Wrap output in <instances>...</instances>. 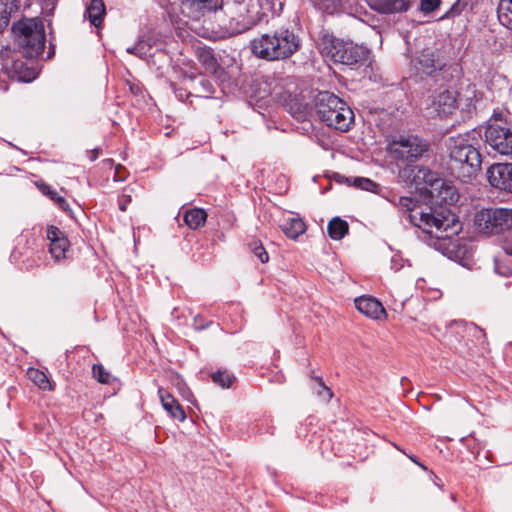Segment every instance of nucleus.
I'll return each mask as SVG.
<instances>
[{"label": "nucleus", "instance_id": "55", "mask_svg": "<svg viewBox=\"0 0 512 512\" xmlns=\"http://www.w3.org/2000/svg\"><path fill=\"white\" fill-rule=\"evenodd\" d=\"M23 66V63L22 62H15L14 63V68L15 70H17L18 68H21Z\"/></svg>", "mask_w": 512, "mask_h": 512}, {"label": "nucleus", "instance_id": "50", "mask_svg": "<svg viewBox=\"0 0 512 512\" xmlns=\"http://www.w3.org/2000/svg\"><path fill=\"white\" fill-rule=\"evenodd\" d=\"M99 154H100V149L95 148L88 152V157H89L90 161H95L99 157Z\"/></svg>", "mask_w": 512, "mask_h": 512}, {"label": "nucleus", "instance_id": "39", "mask_svg": "<svg viewBox=\"0 0 512 512\" xmlns=\"http://www.w3.org/2000/svg\"><path fill=\"white\" fill-rule=\"evenodd\" d=\"M315 380H316L315 390H316L317 395L323 401L328 402L333 396L331 389L325 385V383L323 382L321 377H316Z\"/></svg>", "mask_w": 512, "mask_h": 512}, {"label": "nucleus", "instance_id": "42", "mask_svg": "<svg viewBox=\"0 0 512 512\" xmlns=\"http://www.w3.org/2000/svg\"><path fill=\"white\" fill-rule=\"evenodd\" d=\"M171 88L173 89L176 98L180 101H185L190 96H193V94L190 93V89L187 88L186 85L183 87H178L175 83H171Z\"/></svg>", "mask_w": 512, "mask_h": 512}, {"label": "nucleus", "instance_id": "43", "mask_svg": "<svg viewBox=\"0 0 512 512\" xmlns=\"http://www.w3.org/2000/svg\"><path fill=\"white\" fill-rule=\"evenodd\" d=\"M10 15L7 12L6 6L0 3V33L8 26Z\"/></svg>", "mask_w": 512, "mask_h": 512}, {"label": "nucleus", "instance_id": "12", "mask_svg": "<svg viewBox=\"0 0 512 512\" xmlns=\"http://www.w3.org/2000/svg\"><path fill=\"white\" fill-rule=\"evenodd\" d=\"M183 85H186L195 97L207 99L216 97L214 81L202 73L186 74L183 78Z\"/></svg>", "mask_w": 512, "mask_h": 512}, {"label": "nucleus", "instance_id": "26", "mask_svg": "<svg viewBox=\"0 0 512 512\" xmlns=\"http://www.w3.org/2000/svg\"><path fill=\"white\" fill-rule=\"evenodd\" d=\"M418 173H420V185L423 184L426 188L429 187L430 191H433L444 180L437 172L424 166H419Z\"/></svg>", "mask_w": 512, "mask_h": 512}, {"label": "nucleus", "instance_id": "15", "mask_svg": "<svg viewBox=\"0 0 512 512\" xmlns=\"http://www.w3.org/2000/svg\"><path fill=\"white\" fill-rule=\"evenodd\" d=\"M47 239L50 241L49 252L52 258L59 262L67 257L69 241L64 233L55 226H49L47 229Z\"/></svg>", "mask_w": 512, "mask_h": 512}, {"label": "nucleus", "instance_id": "19", "mask_svg": "<svg viewBox=\"0 0 512 512\" xmlns=\"http://www.w3.org/2000/svg\"><path fill=\"white\" fill-rule=\"evenodd\" d=\"M436 202L439 203L440 207H447L456 204L459 200V193L455 186L446 180H443L439 186L433 191H430Z\"/></svg>", "mask_w": 512, "mask_h": 512}, {"label": "nucleus", "instance_id": "4", "mask_svg": "<svg viewBox=\"0 0 512 512\" xmlns=\"http://www.w3.org/2000/svg\"><path fill=\"white\" fill-rule=\"evenodd\" d=\"M405 220L411 225L421 230L423 236L418 235L423 241L428 242L432 239V232L429 228L436 229L435 237L437 239H451L461 230V223L455 213L447 207H439L432 210L431 213H408Z\"/></svg>", "mask_w": 512, "mask_h": 512}, {"label": "nucleus", "instance_id": "57", "mask_svg": "<svg viewBox=\"0 0 512 512\" xmlns=\"http://www.w3.org/2000/svg\"><path fill=\"white\" fill-rule=\"evenodd\" d=\"M474 328L477 329L479 331V333H481L483 335V337H485V334L482 329H479L477 326H474Z\"/></svg>", "mask_w": 512, "mask_h": 512}, {"label": "nucleus", "instance_id": "21", "mask_svg": "<svg viewBox=\"0 0 512 512\" xmlns=\"http://www.w3.org/2000/svg\"><path fill=\"white\" fill-rule=\"evenodd\" d=\"M158 393L163 408L172 418L183 422L186 419L185 411L174 396L163 388H159Z\"/></svg>", "mask_w": 512, "mask_h": 512}, {"label": "nucleus", "instance_id": "54", "mask_svg": "<svg viewBox=\"0 0 512 512\" xmlns=\"http://www.w3.org/2000/svg\"><path fill=\"white\" fill-rule=\"evenodd\" d=\"M53 54H54V46H52L50 44V48H49V52H48V56L47 57L51 58Z\"/></svg>", "mask_w": 512, "mask_h": 512}, {"label": "nucleus", "instance_id": "53", "mask_svg": "<svg viewBox=\"0 0 512 512\" xmlns=\"http://www.w3.org/2000/svg\"><path fill=\"white\" fill-rule=\"evenodd\" d=\"M505 254L512 256V246H508L505 248Z\"/></svg>", "mask_w": 512, "mask_h": 512}, {"label": "nucleus", "instance_id": "52", "mask_svg": "<svg viewBox=\"0 0 512 512\" xmlns=\"http://www.w3.org/2000/svg\"><path fill=\"white\" fill-rule=\"evenodd\" d=\"M32 75L26 77V76H19V79L23 82H30L31 80H33L35 78V75L34 73L32 72L31 73Z\"/></svg>", "mask_w": 512, "mask_h": 512}, {"label": "nucleus", "instance_id": "25", "mask_svg": "<svg viewBox=\"0 0 512 512\" xmlns=\"http://www.w3.org/2000/svg\"><path fill=\"white\" fill-rule=\"evenodd\" d=\"M349 231L347 221L340 217L332 218L327 225V233L332 240L339 241L343 239Z\"/></svg>", "mask_w": 512, "mask_h": 512}, {"label": "nucleus", "instance_id": "32", "mask_svg": "<svg viewBox=\"0 0 512 512\" xmlns=\"http://www.w3.org/2000/svg\"><path fill=\"white\" fill-rule=\"evenodd\" d=\"M288 111L292 117L298 121H305L310 114L308 105L301 103L298 100H292L288 104Z\"/></svg>", "mask_w": 512, "mask_h": 512}, {"label": "nucleus", "instance_id": "20", "mask_svg": "<svg viewBox=\"0 0 512 512\" xmlns=\"http://www.w3.org/2000/svg\"><path fill=\"white\" fill-rule=\"evenodd\" d=\"M446 254L449 259L458 262L463 267L470 268L473 264L472 250L465 244L450 242Z\"/></svg>", "mask_w": 512, "mask_h": 512}, {"label": "nucleus", "instance_id": "2", "mask_svg": "<svg viewBox=\"0 0 512 512\" xmlns=\"http://www.w3.org/2000/svg\"><path fill=\"white\" fill-rule=\"evenodd\" d=\"M446 146L448 150L446 169L449 175L462 183H469L476 179L481 171L482 158L474 133L449 137Z\"/></svg>", "mask_w": 512, "mask_h": 512}, {"label": "nucleus", "instance_id": "59", "mask_svg": "<svg viewBox=\"0 0 512 512\" xmlns=\"http://www.w3.org/2000/svg\"><path fill=\"white\" fill-rule=\"evenodd\" d=\"M131 91H132L133 93H138L139 89H138V88H132V87H131Z\"/></svg>", "mask_w": 512, "mask_h": 512}, {"label": "nucleus", "instance_id": "24", "mask_svg": "<svg viewBox=\"0 0 512 512\" xmlns=\"http://www.w3.org/2000/svg\"><path fill=\"white\" fill-rule=\"evenodd\" d=\"M183 220L190 229L196 230L206 223L207 213L202 208H192L184 213Z\"/></svg>", "mask_w": 512, "mask_h": 512}, {"label": "nucleus", "instance_id": "41", "mask_svg": "<svg viewBox=\"0 0 512 512\" xmlns=\"http://www.w3.org/2000/svg\"><path fill=\"white\" fill-rule=\"evenodd\" d=\"M442 0H420V11L429 14L437 10L441 5Z\"/></svg>", "mask_w": 512, "mask_h": 512}, {"label": "nucleus", "instance_id": "33", "mask_svg": "<svg viewBox=\"0 0 512 512\" xmlns=\"http://www.w3.org/2000/svg\"><path fill=\"white\" fill-rule=\"evenodd\" d=\"M197 56L199 61L205 66L207 70H216L218 63L211 49L200 48L197 51Z\"/></svg>", "mask_w": 512, "mask_h": 512}, {"label": "nucleus", "instance_id": "58", "mask_svg": "<svg viewBox=\"0 0 512 512\" xmlns=\"http://www.w3.org/2000/svg\"><path fill=\"white\" fill-rule=\"evenodd\" d=\"M131 91H132L133 93H138L139 89H138V88H132V87H131Z\"/></svg>", "mask_w": 512, "mask_h": 512}, {"label": "nucleus", "instance_id": "48", "mask_svg": "<svg viewBox=\"0 0 512 512\" xmlns=\"http://www.w3.org/2000/svg\"><path fill=\"white\" fill-rule=\"evenodd\" d=\"M54 201L58 205V207L60 209H62L63 211H68L69 210V204H68V202L66 201V199L64 197L57 196Z\"/></svg>", "mask_w": 512, "mask_h": 512}, {"label": "nucleus", "instance_id": "37", "mask_svg": "<svg viewBox=\"0 0 512 512\" xmlns=\"http://www.w3.org/2000/svg\"><path fill=\"white\" fill-rule=\"evenodd\" d=\"M352 186L369 192H375L379 187V185L376 182L366 177L352 178Z\"/></svg>", "mask_w": 512, "mask_h": 512}, {"label": "nucleus", "instance_id": "51", "mask_svg": "<svg viewBox=\"0 0 512 512\" xmlns=\"http://www.w3.org/2000/svg\"><path fill=\"white\" fill-rule=\"evenodd\" d=\"M407 457H408L412 462H414V463H415V464H417L419 467H421L423 470H425V471L427 470V467H426L424 464H422V463L418 460V458H417L415 455H407Z\"/></svg>", "mask_w": 512, "mask_h": 512}, {"label": "nucleus", "instance_id": "36", "mask_svg": "<svg viewBox=\"0 0 512 512\" xmlns=\"http://www.w3.org/2000/svg\"><path fill=\"white\" fill-rule=\"evenodd\" d=\"M310 3L318 10L333 14L338 7L339 0H309Z\"/></svg>", "mask_w": 512, "mask_h": 512}, {"label": "nucleus", "instance_id": "28", "mask_svg": "<svg viewBox=\"0 0 512 512\" xmlns=\"http://www.w3.org/2000/svg\"><path fill=\"white\" fill-rule=\"evenodd\" d=\"M497 17L501 25L512 31V0H499Z\"/></svg>", "mask_w": 512, "mask_h": 512}, {"label": "nucleus", "instance_id": "38", "mask_svg": "<svg viewBox=\"0 0 512 512\" xmlns=\"http://www.w3.org/2000/svg\"><path fill=\"white\" fill-rule=\"evenodd\" d=\"M93 377L102 384L110 383L111 375L101 364H94L92 366Z\"/></svg>", "mask_w": 512, "mask_h": 512}, {"label": "nucleus", "instance_id": "6", "mask_svg": "<svg viewBox=\"0 0 512 512\" xmlns=\"http://www.w3.org/2000/svg\"><path fill=\"white\" fill-rule=\"evenodd\" d=\"M414 68L430 77L436 85L443 87L461 75V67L456 63H447L438 50L423 49L411 61Z\"/></svg>", "mask_w": 512, "mask_h": 512}, {"label": "nucleus", "instance_id": "61", "mask_svg": "<svg viewBox=\"0 0 512 512\" xmlns=\"http://www.w3.org/2000/svg\"><path fill=\"white\" fill-rule=\"evenodd\" d=\"M451 499L454 501L455 500V494H451Z\"/></svg>", "mask_w": 512, "mask_h": 512}, {"label": "nucleus", "instance_id": "14", "mask_svg": "<svg viewBox=\"0 0 512 512\" xmlns=\"http://www.w3.org/2000/svg\"><path fill=\"white\" fill-rule=\"evenodd\" d=\"M339 105L343 106L344 101L329 91H320L315 97V109L319 119L326 123L330 114L334 113Z\"/></svg>", "mask_w": 512, "mask_h": 512}, {"label": "nucleus", "instance_id": "9", "mask_svg": "<svg viewBox=\"0 0 512 512\" xmlns=\"http://www.w3.org/2000/svg\"><path fill=\"white\" fill-rule=\"evenodd\" d=\"M474 223L477 229L486 234H498L512 229V209L490 208L475 214Z\"/></svg>", "mask_w": 512, "mask_h": 512}, {"label": "nucleus", "instance_id": "40", "mask_svg": "<svg viewBox=\"0 0 512 512\" xmlns=\"http://www.w3.org/2000/svg\"><path fill=\"white\" fill-rule=\"evenodd\" d=\"M470 1L471 0H457L451 6L449 11H447V13L445 14V17L449 18V17L459 16L470 4Z\"/></svg>", "mask_w": 512, "mask_h": 512}, {"label": "nucleus", "instance_id": "16", "mask_svg": "<svg viewBox=\"0 0 512 512\" xmlns=\"http://www.w3.org/2000/svg\"><path fill=\"white\" fill-rule=\"evenodd\" d=\"M413 0H366L368 7L384 15L401 14L407 12Z\"/></svg>", "mask_w": 512, "mask_h": 512}, {"label": "nucleus", "instance_id": "46", "mask_svg": "<svg viewBox=\"0 0 512 512\" xmlns=\"http://www.w3.org/2000/svg\"><path fill=\"white\" fill-rule=\"evenodd\" d=\"M212 322L205 321L200 315L194 317V327L196 330H204L210 326Z\"/></svg>", "mask_w": 512, "mask_h": 512}, {"label": "nucleus", "instance_id": "18", "mask_svg": "<svg viewBox=\"0 0 512 512\" xmlns=\"http://www.w3.org/2000/svg\"><path fill=\"white\" fill-rule=\"evenodd\" d=\"M327 120L325 123L327 126L346 132L354 121V113L344 101V105H339V109L337 108L334 113L330 114V118Z\"/></svg>", "mask_w": 512, "mask_h": 512}, {"label": "nucleus", "instance_id": "35", "mask_svg": "<svg viewBox=\"0 0 512 512\" xmlns=\"http://www.w3.org/2000/svg\"><path fill=\"white\" fill-rule=\"evenodd\" d=\"M250 251L260 260L261 263L269 261L268 252L263 247L261 241L253 239L248 243Z\"/></svg>", "mask_w": 512, "mask_h": 512}, {"label": "nucleus", "instance_id": "23", "mask_svg": "<svg viewBox=\"0 0 512 512\" xmlns=\"http://www.w3.org/2000/svg\"><path fill=\"white\" fill-rule=\"evenodd\" d=\"M433 103L438 107L439 112L450 114L456 108L457 99L454 92L445 89L435 97Z\"/></svg>", "mask_w": 512, "mask_h": 512}, {"label": "nucleus", "instance_id": "17", "mask_svg": "<svg viewBox=\"0 0 512 512\" xmlns=\"http://www.w3.org/2000/svg\"><path fill=\"white\" fill-rule=\"evenodd\" d=\"M354 303L360 313L371 319L381 320L386 317L382 303L372 296H360Z\"/></svg>", "mask_w": 512, "mask_h": 512}, {"label": "nucleus", "instance_id": "30", "mask_svg": "<svg viewBox=\"0 0 512 512\" xmlns=\"http://www.w3.org/2000/svg\"><path fill=\"white\" fill-rule=\"evenodd\" d=\"M211 380L221 388H230L236 381L234 374L230 373L227 369H219L210 375Z\"/></svg>", "mask_w": 512, "mask_h": 512}, {"label": "nucleus", "instance_id": "31", "mask_svg": "<svg viewBox=\"0 0 512 512\" xmlns=\"http://www.w3.org/2000/svg\"><path fill=\"white\" fill-rule=\"evenodd\" d=\"M27 375L29 379L42 390H52L53 387L47 377V375L36 368L28 369Z\"/></svg>", "mask_w": 512, "mask_h": 512}, {"label": "nucleus", "instance_id": "7", "mask_svg": "<svg viewBox=\"0 0 512 512\" xmlns=\"http://www.w3.org/2000/svg\"><path fill=\"white\" fill-rule=\"evenodd\" d=\"M11 29L25 58L34 59L44 52L46 36L41 20L22 19L13 23Z\"/></svg>", "mask_w": 512, "mask_h": 512}, {"label": "nucleus", "instance_id": "44", "mask_svg": "<svg viewBox=\"0 0 512 512\" xmlns=\"http://www.w3.org/2000/svg\"><path fill=\"white\" fill-rule=\"evenodd\" d=\"M37 187L44 195L48 196L53 201L58 196L57 192L47 183H44V182L37 183Z\"/></svg>", "mask_w": 512, "mask_h": 512}, {"label": "nucleus", "instance_id": "5", "mask_svg": "<svg viewBox=\"0 0 512 512\" xmlns=\"http://www.w3.org/2000/svg\"><path fill=\"white\" fill-rule=\"evenodd\" d=\"M317 48L324 58L350 67L362 65L370 52L364 46L337 38L327 31L320 33Z\"/></svg>", "mask_w": 512, "mask_h": 512}, {"label": "nucleus", "instance_id": "13", "mask_svg": "<svg viewBox=\"0 0 512 512\" xmlns=\"http://www.w3.org/2000/svg\"><path fill=\"white\" fill-rule=\"evenodd\" d=\"M491 186L512 193V163H499L487 171Z\"/></svg>", "mask_w": 512, "mask_h": 512}, {"label": "nucleus", "instance_id": "27", "mask_svg": "<svg viewBox=\"0 0 512 512\" xmlns=\"http://www.w3.org/2000/svg\"><path fill=\"white\" fill-rule=\"evenodd\" d=\"M282 231L288 238L297 239L306 231V225L302 219L293 217L283 224Z\"/></svg>", "mask_w": 512, "mask_h": 512}, {"label": "nucleus", "instance_id": "34", "mask_svg": "<svg viewBox=\"0 0 512 512\" xmlns=\"http://www.w3.org/2000/svg\"><path fill=\"white\" fill-rule=\"evenodd\" d=\"M494 271L502 277H512V265L507 259L501 256L494 257Z\"/></svg>", "mask_w": 512, "mask_h": 512}, {"label": "nucleus", "instance_id": "45", "mask_svg": "<svg viewBox=\"0 0 512 512\" xmlns=\"http://www.w3.org/2000/svg\"><path fill=\"white\" fill-rule=\"evenodd\" d=\"M399 206L402 208H405L407 210V213H414L413 208L415 206V201L411 197H400L399 198Z\"/></svg>", "mask_w": 512, "mask_h": 512}, {"label": "nucleus", "instance_id": "3", "mask_svg": "<svg viewBox=\"0 0 512 512\" xmlns=\"http://www.w3.org/2000/svg\"><path fill=\"white\" fill-rule=\"evenodd\" d=\"M300 48V36L293 29L286 27H281L272 34H263L251 42L253 54L268 61L288 59Z\"/></svg>", "mask_w": 512, "mask_h": 512}, {"label": "nucleus", "instance_id": "1", "mask_svg": "<svg viewBox=\"0 0 512 512\" xmlns=\"http://www.w3.org/2000/svg\"><path fill=\"white\" fill-rule=\"evenodd\" d=\"M284 0H180L181 13L199 20L214 13L219 26L230 34L243 33L266 17V10L279 15Z\"/></svg>", "mask_w": 512, "mask_h": 512}, {"label": "nucleus", "instance_id": "47", "mask_svg": "<svg viewBox=\"0 0 512 512\" xmlns=\"http://www.w3.org/2000/svg\"><path fill=\"white\" fill-rule=\"evenodd\" d=\"M131 202V196L129 195H121L119 198H118V207L121 211H126L127 210V206L129 205V203Z\"/></svg>", "mask_w": 512, "mask_h": 512}, {"label": "nucleus", "instance_id": "8", "mask_svg": "<svg viewBox=\"0 0 512 512\" xmlns=\"http://www.w3.org/2000/svg\"><path fill=\"white\" fill-rule=\"evenodd\" d=\"M429 147V142L417 135H401L388 144V152L398 165L413 164L428 152Z\"/></svg>", "mask_w": 512, "mask_h": 512}, {"label": "nucleus", "instance_id": "29", "mask_svg": "<svg viewBox=\"0 0 512 512\" xmlns=\"http://www.w3.org/2000/svg\"><path fill=\"white\" fill-rule=\"evenodd\" d=\"M403 167L399 169V177L406 183L410 185H415L416 187L420 186L418 173L419 165H414L410 163H402Z\"/></svg>", "mask_w": 512, "mask_h": 512}, {"label": "nucleus", "instance_id": "22", "mask_svg": "<svg viewBox=\"0 0 512 512\" xmlns=\"http://www.w3.org/2000/svg\"><path fill=\"white\" fill-rule=\"evenodd\" d=\"M105 14L106 9L103 0H90L84 17L88 19L91 25L98 28L102 25Z\"/></svg>", "mask_w": 512, "mask_h": 512}, {"label": "nucleus", "instance_id": "60", "mask_svg": "<svg viewBox=\"0 0 512 512\" xmlns=\"http://www.w3.org/2000/svg\"><path fill=\"white\" fill-rule=\"evenodd\" d=\"M9 146H12L13 148H17L15 145H13L11 142H7Z\"/></svg>", "mask_w": 512, "mask_h": 512}, {"label": "nucleus", "instance_id": "11", "mask_svg": "<svg viewBox=\"0 0 512 512\" xmlns=\"http://www.w3.org/2000/svg\"><path fill=\"white\" fill-rule=\"evenodd\" d=\"M156 46V41L153 36L150 34H145L139 37L138 41L134 46L128 47L126 49L127 53L135 55L141 59H145L149 64L157 65L156 58L159 59V62H166L169 60L168 55L160 48H156L154 52H152L153 47Z\"/></svg>", "mask_w": 512, "mask_h": 512}, {"label": "nucleus", "instance_id": "56", "mask_svg": "<svg viewBox=\"0 0 512 512\" xmlns=\"http://www.w3.org/2000/svg\"><path fill=\"white\" fill-rule=\"evenodd\" d=\"M43 1H44V2H46V3H47V5H50V4H51V5H54V4H55V2H56V0H43Z\"/></svg>", "mask_w": 512, "mask_h": 512}, {"label": "nucleus", "instance_id": "49", "mask_svg": "<svg viewBox=\"0 0 512 512\" xmlns=\"http://www.w3.org/2000/svg\"><path fill=\"white\" fill-rule=\"evenodd\" d=\"M334 178L338 183H347L348 185H352V179L340 175L339 173H335Z\"/></svg>", "mask_w": 512, "mask_h": 512}, {"label": "nucleus", "instance_id": "10", "mask_svg": "<svg viewBox=\"0 0 512 512\" xmlns=\"http://www.w3.org/2000/svg\"><path fill=\"white\" fill-rule=\"evenodd\" d=\"M485 142L493 151L512 157V131L506 124L490 123L485 129Z\"/></svg>", "mask_w": 512, "mask_h": 512}]
</instances>
